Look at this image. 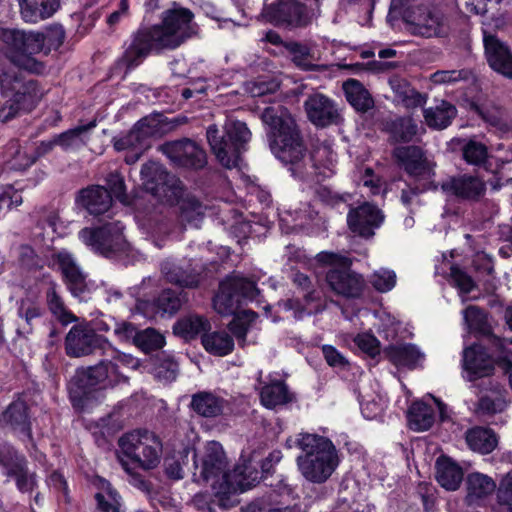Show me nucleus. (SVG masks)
<instances>
[{"instance_id": "24", "label": "nucleus", "mask_w": 512, "mask_h": 512, "mask_svg": "<svg viewBox=\"0 0 512 512\" xmlns=\"http://www.w3.org/2000/svg\"><path fill=\"white\" fill-rule=\"evenodd\" d=\"M463 503L469 508L484 507L496 490V481L481 472L468 473L464 479Z\"/></svg>"}, {"instance_id": "31", "label": "nucleus", "mask_w": 512, "mask_h": 512, "mask_svg": "<svg viewBox=\"0 0 512 512\" xmlns=\"http://www.w3.org/2000/svg\"><path fill=\"white\" fill-rule=\"evenodd\" d=\"M161 273L165 280L180 288H197L200 274L191 265L181 266L174 261L166 260L161 264Z\"/></svg>"}, {"instance_id": "8", "label": "nucleus", "mask_w": 512, "mask_h": 512, "mask_svg": "<svg viewBox=\"0 0 512 512\" xmlns=\"http://www.w3.org/2000/svg\"><path fill=\"white\" fill-rule=\"evenodd\" d=\"M194 481H212L215 488L219 483L223 485L230 482L228 459L222 445L216 441L207 442L202 449L193 450Z\"/></svg>"}, {"instance_id": "62", "label": "nucleus", "mask_w": 512, "mask_h": 512, "mask_svg": "<svg viewBox=\"0 0 512 512\" xmlns=\"http://www.w3.org/2000/svg\"><path fill=\"white\" fill-rule=\"evenodd\" d=\"M496 502L499 506L512 507V469L496 483Z\"/></svg>"}, {"instance_id": "42", "label": "nucleus", "mask_w": 512, "mask_h": 512, "mask_svg": "<svg viewBox=\"0 0 512 512\" xmlns=\"http://www.w3.org/2000/svg\"><path fill=\"white\" fill-rule=\"evenodd\" d=\"M385 357L396 366L414 367L422 354L413 344L389 345L384 350Z\"/></svg>"}, {"instance_id": "2", "label": "nucleus", "mask_w": 512, "mask_h": 512, "mask_svg": "<svg viewBox=\"0 0 512 512\" xmlns=\"http://www.w3.org/2000/svg\"><path fill=\"white\" fill-rule=\"evenodd\" d=\"M193 12L173 2L172 7L162 14V24L140 29L132 35L119 64L127 70L139 66L153 51L175 49L194 34Z\"/></svg>"}, {"instance_id": "22", "label": "nucleus", "mask_w": 512, "mask_h": 512, "mask_svg": "<svg viewBox=\"0 0 512 512\" xmlns=\"http://www.w3.org/2000/svg\"><path fill=\"white\" fill-rule=\"evenodd\" d=\"M304 107L309 121L317 127L324 128L343 122L337 104L324 94L310 95L305 100Z\"/></svg>"}, {"instance_id": "32", "label": "nucleus", "mask_w": 512, "mask_h": 512, "mask_svg": "<svg viewBox=\"0 0 512 512\" xmlns=\"http://www.w3.org/2000/svg\"><path fill=\"white\" fill-rule=\"evenodd\" d=\"M258 386L256 389L260 390L261 403L269 408L284 405L291 401L288 387L282 380H269V382L262 380V371L258 373L257 378Z\"/></svg>"}, {"instance_id": "50", "label": "nucleus", "mask_w": 512, "mask_h": 512, "mask_svg": "<svg viewBox=\"0 0 512 512\" xmlns=\"http://www.w3.org/2000/svg\"><path fill=\"white\" fill-rule=\"evenodd\" d=\"M210 328V322L199 315H189L179 320L174 326L175 332L185 339H193L199 334H207L206 332Z\"/></svg>"}, {"instance_id": "30", "label": "nucleus", "mask_w": 512, "mask_h": 512, "mask_svg": "<svg viewBox=\"0 0 512 512\" xmlns=\"http://www.w3.org/2000/svg\"><path fill=\"white\" fill-rule=\"evenodd\" d=\"M383 131L388 134V141L392 144L409 143L418 135L419 127L412 117L398 116L386 119Z\"/></svg>"}, {"instance_id": "46", "label": "nucleus", "mask_w": 512, "mask_h": 512, "mask_svg": "<svg viewBox=\"0 0 512 512\" xmlns=\"http://www.w3.org/2000/svg\"><path fill=\"white\" fill-rule=\"evenodd\" d=\"M188 301V294L182 289H164L155 299V306L163 314L173 315Z\"/></svg>"}, {"instance_id": "38", "label": "nucleus", "mask_w": 512, "mask_h": 512, "mask_svg": "<svg viewBox=\"0 0 512 512\" xmlns=\"http://www.w3.org/2000/svg\"><path fill=\"white\" fill-rule=\"evenodd\" d=\"M389 85L395 97L406 108L422 107L427 101V95L415 90L407 80L398 76L389 79Z\"/></svg>"}, {"instance_id": "34", "label": "nucleus", "mask_w": 512, "mask_h": 512, "mask_svg": "<svg viewBox=\"0 0 512 512\" xmlns=\"http://www.w3.org/2000/svg\"><path fill=\"white\" fill-rule=\"evenodd\" d=\"M93 485L98 490L94 495L96 501L94 512H120L121 496L111 483L97 476L93 481Z\"/></svg>"}, {"instance_id": "3", "label": "nucleus", "mask_w": 512, "mask_h": 512, "mask_svg": "<svg viewBox=\"0 0 512 512\" xmlns=\"http://www.w3.org/2000/svg\"><path fill=\"white\" fill-rule=\"evenodd\" d=\"M295 445L302 451L296 458L301 475L313 484L325 483L340 462L332 441L317 434L301 433L296 438Z\"/></svg>"}, {"instance_id": "49", "label": "nucleus", "mask_w": 512, "mask_h": 512, "mask_svg": "<svg viewBox=\"0 0 512 512\" xmlns=\"http://www.w3.org/2000/svg\"><path fill=\"white\" fill-rule=\"evenodd\" d=\"M201 341L207 352L217 356H225L234 348L233 338L225 331L203 334Z\"/></svg>"}, {"instance_id": "26", "label": "nucleus", "mask_w": 512, "mask_h": 512, "mask_svg": "<svg viewBox=\"0 0 512 512\" xmlns=\"http://www.w3.org/2000/svg\"><path fill=\"white\" fill-rule=\"evenodd\" d=\"M39 98L38 84L34 80L23 81L17 87L13 96L0 101V121L7 122L17 116L19 111L29 103Z\"/></svg>"}, {"instance_id": "35", "label": "nucleus", "mask_w": 512, "mask_h": 512, "mask_svg": "<svg viewBox=\"0 0 512 512\" xmlns=\"http://www.w3.org/2000/svg\"><path fill=\"white\" fill-rule=\"evenodd\" d=\"M342 89L349 104L358 112L365 113L374 107V100L364 85L356 79L346 80Z\"/></svg>"}, {"instance_id": "11", "label": "nucleus", "mask_w": 512, "mask_h": 512, "mask_svg": "<svg viewBox=\"0 0 512 512\" xmlns=\"http://www.w3.org/2000/svg\"><path fill=\"white\" fill-rule=\"evenodd\" d=\"M123 229L124 226L120 221H114L98 228H83L79 232V237L95 252L111 257L126 247Z\"/></svg>"}, {"instance_id": "7", "label": "nucleus", "mask_w": 512, "mask_h": 512, "mask_svg": "<svg viewBox=\"0 0 512 512\" xmlns=\"http://www.w3.org/2000/svg\"><path fill=\"white\" fill-rule=\"evenodd\" d=\"M118 444L123 454L144 470L158 466L162 442L158 435L147 429H136L120 437Z\"/></svg>"}, {"instance_id": "17", "label": "nucleus", "mask_w": 512, "mask_h": 512, "mask_svg": "<svg viewBox=\"0 0 512 512\" xmlns=\"http://www.w3.org/2000/svg\"><path fill=\"white\" fill-rule=\"evenodd\" d=\"M263 12L271 23L278 26L298 28L310 22L306 6L297 0H281L267 5Z\"/></svg>"}, {"instance_id": "63", "label": "nucleus", "mask_w": 512, "mask_h": 512, "mask_svg": "<svg viewBox=\"0 0 512 512\" xmlns=\"http://www.w3.org/2000/svg\"><path fill=\"white\" fill-rule=\"evenodd\" d=\"M474 77L470 69L442 70L433 74L432 78L438 84H455L459 81H468Z\"/></svg>"}, {"instance_id": "58", "label": "nucleus", "mask_w": 512, "mask_h": 512, "mask_svg": "<svg viewBox=\"0 0 512 512\" xmlns=\"http://www.w3.org/2000/svg\"><path fill=\"white\" fill-rule=\"evenodd\" d=\"M472 109L488 124L498 127L503 123V109L494 102L472 104Z\"/></svg>"}, {"instance_id": "29", "label": "nucleus", "mask_w": 512, "mask_h": 512, "mask_svg": "<svg viewBox=\"0 0 512 512\" xmlns=\"http://www.w3.org/2000/svg\"><path fill=\"white\" fill-rule=\"evenodd\" d=\"M78 202L89 214L103 215L112 206V197L104 186L91 185L79 191Z\"/></svg>"}, {"instance_id": "44", "label": "nucleus", "mask_w": 512, "mask_h": 512, "mask_svg": "<svg viewBox=\"0 0 512 512\" xmlns=\"http://www.w3.org/2000/svg\"><path fill=\"white\" fill-rule=\"evenodd\" d=\"M466 441L469 447L481 454L492 452L497 446V436L492 429L474 427L467 431Z\"/></svg>"}, {"instance_id": "55", "label": "nucleus", "mask_w": 512, "mask_h": 512, "mask_svg": "<svg viewBox=\"0 0 512 512\" xmlns=\"http://www.w3.org/2000/svg\"><path fill=\"white\" fill-rule=\"evenodd\" d=\"M46 303L50 312L63 324L68 325L77 320L76 316L70 312L58 294L55 287H50L46 292Z\"/></svg>"}, {"instance_id": "27", "label": "nucleus", "mask_w": 512, "mask_h": 512, "mask_svg": "<svg viewBox=\"0 0 512 512\" xmlns=\"http://www.w3.org/2000/svg\"><path fill=\"white\" fill-rule=\"evenodd\" d=\"M45 315V309L41 302L32 296L21 298L17 302V316L19 323L17 326V334L20 337L27 338L33 333Z\"/></svg>"}, {"instance_id": "1", "label": "nucleus", "mask_w": 512, "mask_h": 512, "mask_svg": "<svg viewBox=\"0 0 512 512\" xmlns=\"http://www.w3.org/2000/svg\"><path fill=\"white\" fill-rule=\"evenodd\" d=\"M261 119L267 127L271 152L289 167L295 178L319 182L335 173L333 153L324 147L310 154L299 126L287 108L268 106L263 110Z\"/></svg>"}, {"instance_id": "14", "label": "nucleus", "mask_w": 512, "mask_h": 512, "mask_svg": "<svg viewBox=\"0 0 512 512\" xmlns=\"http://www.w3.org/2000/svg\"><path fill=\"white\" fill-rule=\"evenodd\" d=\"M463 318L469 331L478 333L486 338L492 353L502 359L512 354V339L500 338L492 333L487 314L483 309L475 305H469L463 311Z\"/></svg>"}, {"instance_id": "9", "label": "nucleus", "mask_w": 512, "mask_h": 512, "mask_svg": "<svg viewBox=\"0 0 512 512\" xmlns=\"http://www.w3.org/2000/svg\"><path fill=\"white\" fill-rule=\"evenodd\" d=\"M258 294L254 281L238 275L229 276L220 283L213 306L223 316L234 315L244 302L254 300Z\"/></svg>"}, {"instance_id": "37", "label": "nucleus", "mask_w": 512, "mask_h": 512, "mask_svg": "<svg viewBox=\"0 0 512 512\" xmlns=\"http://www.w3.org/2000/svg\"><path fill=\"white\" fill-rule=\"evenodd\" d=\"M226 401L211 392H198L192 396L190 407L198 415L214 418L224 411Z\"/></svg>"}, {"instance_id": "15", "label": "nucleus", "mask_w": 512, "mask_h": 512, "mask_svg": "<svg viewBox=\"0 0 512 512\" xmlns=\"http://www.w3.org/2000/svg\"><path fill=\"white\" fill-rule=\"evenodd\" d=\"M393 157L407 174L418 181H434L435 164L428 160L425 152L419 146H397L393 149Z\"/></svg>"}, {"instance_id": "25", "label": "nucleus", "mask_w": 512, "mask_h": 512, "mask_svg": "<svg viewBox=\"0 0 512 512\" xmlns=\"http://www.w3.org/2000/svg\"><path fill=\"white\" fill-rule=\"evenodd\" d=\"M484 48L487 62L492 70L512 79V51L495 35L484 33Z\"/></svg>"}, {"instance_id": "51", "label": "nucleus", "mask_w": 512, "mask_h": 512, "mask_svg": "<svg viewBox=\"0 0 512 512\" xmlns=\"http://www.w3.org/2000/svg\"><path fill=\"white\" fill-rule=\"evenodd\" d=\"M3 156L11 169L25 170L33 164L32 155L22 151L18 140H10L4 147Z\"/></svg>"}, {"instance_id": "18", "label": "nucleus", "mask_w": 512, "mask_h": 512, "mask_svg": "<svg viewBox=\"0 0 512 512\" xmlns=\"http://www.w3.org/2000/svg\"><path fill=\"white\" fill-rule=\"evenodd\" d=\"M462 368L466 374L465 379L477 383L484 379H492L495 362L482 345L473 344L463 350Z\"/></svg>"}, {"instance_id": "54", "label": "nucleus", "mask_w": 512, "mask_h": 512, "mask_svg": "<svg viewBox=\"0 0 512 512\" xmlns=\"http://www.w3.org/2000/svg\"><path fill=\"white\" fill-rule=\"evenodd\" d=\"M94 387L84 368L77 369L68 385L71 400L74 404L81 403Z\"/></svg>"}, {"instance_id": "43", "label": "nucleus", "mask_w": 512, "mask_h": 512, "mask_svg": "<svg viewBox=\"0 0 512 512\" xmlns=\"http://www.w3.org/2000/svg\"><path fill=\"white\" fill-rule=\"evenodd\" d=\"M462 159L471 166L477 168L489 169L490 154L488 147L475 139L464 140L461 146Z\"/></svg>"}, {"instance_id": "60", "label": "nucleus", "mask_w": 512, "mask_h": 512, "mask_svg": "<svg viewBox=\"0 0 512 512\" xmlns=\"http://www.w3.org/2000/svg\"><path fill=\"white\" fill-rule=\"evenodd\" d=\"M369 282L376 291L386 293L395 287L396 274L393 270L380 268L370 275Z\"/></svg>"}, {"instance_id": "41", "label": "nucleus", "mask_w": 512, "mask_h": 512, "mask_svg": "<svg viewBox=\"0 0 512 512\" xmlns=\"http://www.w3.org/2000/svg\"><path fill=\"white\" fill-rule=\"evenodd\" d=\"M457 115V109L447 101H441L435 107L424 109L423 116L430 128L445 129Z\"/></svg>"}, {"instance_id": "28", "label": "nucleus", "mask_w": 512, "mask_h": 512, "mask_svg": "<svg viewBox=\"0 0 512 512\" xmlns=\"http://www.w3.org/2000/svg\"><path fill=\"white\" fill-rule=\"evenodd\" d=\"M112 142L115 150L127 151L124 160L129 165L136 163L151 147V142L145 140L135 124L126 134L114 137Z\"/></svg>"}, {"instance_id": "36", "label": "nucleus", "mask_w": 512, "mask_h": 512, "mask_svg": "<svg viewBox=\"0 0 512 512\" xmlns=\"http://www.w3.org/2000/svg\"><path fill=\"white\" fill-rule=\"evenodd\" d=\"M438 483L448 491H455L465 479L462 468L447 457H440L436 461Z\"/></svg>"}, {"instance_id": "21", "label": "nucleus", "mask_w": 512, "mask_h": 512, "mask_svg": "<svg viewBox=\"0 0 512 512\" xmlns=\"http://www.w3.org/2000/svg\"><path fill=\"white\" fill-rule=\"evenodd\" d=\"M441 190L463 201L477 202L486 193V182L478 175L460 174L440 184Z\"/></svg>"}, {"instance_id": "39", "label": "nucleus", "mask_w": 512, "mask_h": 512, "mask_svg": "<svg viewBox=\"0 0 512 512\" xmlns=\"http://www.w3.org/2000/svg\"><path fill=\"white\" fill-rule=\"evenodd\" d=\"M97 121L94 119L87 124L79 125L56 136V142L64 150H75L85 146L89 140L88 133L94 129Z\"/></svg>"}, {"instance_id": "53", "label": "nucleus", "mask_w": 512, "mask_h": 512, "mask_svg": "<svg viewBox=\"0 0 512 512\" xmlns=\"http://www.w3.org/2000/svg\"><path fill=\"white\" fill-rule=\"evenodd\" d=\"M146 141L152 138L158 139L165 136L163 128V113L153 112L142 117L135 123Z\"/></svg>"}, {"instance_id": "33", "label": "nucleus", "mask_w": 512, "mask_h": 512, "mask_svg": "<svg viewBox=\"0 0 512 512\" xmlns=\"http://www.w3.org/2000/svg\"><path fill=\"white\" fill-rule=\"evenodd\" d=\"M20 15L27 23H37L51 17L59 8V0H18Z\"/></svg>"}, {"instance_id": "45", "label": "nucleus", "mask_w": 512, "mask_h": 512, "mask_svg": "<svg viewBox=\"0 0 512 512\" xmlns=\"http://www.w3.org/2000/svg\"><path fill=\"white\" fill-rule=\"evenodd\" d=\"M435 422V411L423 402H414L408 410L409 427L414 431H426Z\"/></svg>"}, {"instance_id": "6", "label": "nucleus", "mask_w": 512, "mask_h": 512, "mask_svg": "<svg viewBox=\"0 0 512 512\" xmlns=\"http://www.w3.org/2000/svg\"><path fill=\"white\" fill-rule=\"evenodd\" d=\"M316 259L332 267L326 272L325 280L329 288L337 295L347 299L361 297L366 287L364 277L351 269V260L333 252L323 251Z\"/></svg>"}, {"instance_id": "56", "label": "nucleus", "mask_w": 512, "mask_h": 512, "mask_svg": "<svg viewBox=\"0 0 512 512\" xmlns=\"http://www.w3.org/2000/svg\"><path fill=\"white\" fill-rule=\"evenodd\" d=\"M164 344V336L153 328L139 330L134 342V345L145 353L158 350L162 348Z\"/></svg>"}, {"instance_id": "20", "label": "nucleus", "mask_w": 512, "mask_h": 512, "mask_svg": "<svg viewBox=\"0 0 512 512\" xmlns=\"http://www.w3.org/2000/svg\"><path fill=\"white\" fill-rule=\"evenodd\" d=\"M106 340L87 325H74L65 337V352L69 357L79 358L93 354Z\"/></svg>"}, {"instance_id": "52", "label": "nucleus", "mask_w": 512, "mask_h": 512, "mask_svg": "<svg viewBox=\"0 0 512 512\" xmlns=\"http://www.w3.org/2000/svg\"><path fill=\"white\" fill-rule=\"evenodd\" d=\"M283 46L292 55V61L297 67L305 71L319 70V65L313 63L314 57L307 45L296 41H288Z\"/></svg>"}, {"instance_id": "23", "label": "nucleus", "mask_w": 512, "mask_h": 512, "mask_svg": "<svg viewBox=\"0 0 512 512\" xmlns=\"http://www.w3.org/2000/svg\"><path fill=\"white\" fill-rule=\"evenodd\" d=\"M384 221L382 211L375 205L364 203L357 208L351 209L347 216V223L350 230L360 237L369 239L375 234Z\"/></svg>"}, {"instance_id": "5", "label": "nucleus", "mask_w": 512, "mask_h": 512, "mask_svg": "<svg viewBox=\"0 0 512 512\" xmlns=\"http://www.w3.org/2000/svg\"><path fill=\"white\" fill-rule=\"evenodd\" d=\"M0 41L6 58L16 67L32 73H39L43 69V64L34 58L40 53L38 31L2 28Z\"/></svg>"}, {"instance_id": "10", "label": "nucleus", "mask_w": 512, "mask_h": 512, "mask_svg": "<svg viewBox=\"0 0 512 512\" xmlns=\"http://www.w3.org/2000/svg\"><path fill=\"white\" fill-rule=\"evenodd\" d=\"M402 18L407 30L415 36L431 38L448 34V18L436 6H409L404 10Z\"/></svg>"}, {"instance_id": "19", "label": "nucleus", "mask_w": 512, "mask_h": 512, "mask_svg": "<svg viewBox=\"0 0 512 512\" xmlns=\"http://www.w3.org/2000/svg\"><path fill=\"white\" fill-rule=\"evenodd\" d=\"M54 264L61 271L63 281L74 297L83 298L90 291L87 274L77 264L75 258L66 250L52 255Z\"/></svg>"}, {"instance_id": "57", "label": "nucleus", "mask_w": 512, "mask_h": 512, "mask_svg": "<svg viewBox=\"0 0 512 512\" xmlns=\"http://www.w3.org/2000/svg\"><path fill=\"white\" fill-rule=\"evenodd\" d=\"M40 36V52L45 53L58 49L64 42L65 31L60 24L49 26L44 32H38Z\"/></svg>"}, {"instance_id": "61", "label": "nucleus", "mask_w": 512, "mask_h": 512, "mask_svg": "<svg viewBox=\"0 0 512 512\" xmlns=\"http://www.w3.org/2000/svg\"><path fill=\"white\" fill-rule=\"evenodd\" d=\"M234 475L237 478L236 482L242 491L251 488L262 477V474L251 465L245 463L242 466H237L234 470Z\"/></svg>"}, {"instance_id": "13", "label": "nucleus", "mask_w": 512, "mask_h": 512, "mask_svg": "<svg viewBox=\"0 0 512 512\" xmlns=\"http://www.w3.org/2000/svg\"><path fill=\"white\" fill-rule=\"evenodd\" d=\"M159 150L178 167L200 170L207 165L206 151L190 138L167 141Z\"/></svg>"}, {"instance_id": "4", "label": "nucleus", "mask_w": 512, "mask_h": 512, "mask_svg": "<svg viewBox=\"0 0 512 512\" xmlns=\"http://www.w3.org/2000/svg\"><path fill=\"white\" fill-rule=\"evenodd\" d=\"M207 141L217 160L226 168L236 167L240 154L251 138L246 123L228 119L223 130L212 124L206 130Z\"/></svg>"}, {"instance_id": "59", "label": "nucleus", "mask_w": 512, "mask_h": 512, "mask_svg": "<svg viewBox=\"0 0 512 512\" xmlns=\"http://www.w3.org/2000/svg\"><path fill=\"white\" fill-rule=\"evenodd\" d=\"M501 1L502 0H468L466 6L471 13L488 16L491 19H498L502 16L499 7Z\"/></svg>"}, {"instance_id": "16", "label": "nucleus", "mask_w": 512, "mask_h": 512, "mask_svg": "<svg viewBox=\"0 0 512 512\" xmlns=\"http://www.w3.org/2000/svg\"><path fill=\"white\" fill-rule=\"evenodd\" d=\"M477 389L478 401L475 412L480 416H493L502 413L508 403L505 387L496 379H484L474 384Z\"/></svg>"}, {"instance_id": "48", "label": "nucleus", "mask_w": 512, "mask_h": 512, "mask_svg": "<svg viewBox=\"0 0 512 512\" xmlns=\"http://www.w3.org/2000/svg\"><path fill=\"white\" fill-rule=\"evenodd\" d=\"M180 221L186 225L199 227L202 222L206 207L195 196L187 195L179 203Z\"/></svg>"}, {"instance_id": "64", "label": "nucleus", "mask_w": 512, "mask_h": 512, "mask_svg": "<svg viewBox=\"0 0 512 512\" xmlns=\"http://www.w3.org/2000/svg\"><path fill=\"white\" fill-rule=\"evenodd\" d=\"M118 366L111 361H101L95 366L84 368L92 384L96 387L108 378L109 373H116Z\"/></svg>"}, {"instance_id": "12", "label": "nucleus", "mask_w": 512, "mask_h": 512, "mask_svg": "<svg viewBox=\"0 0 512 512\" xmlns=\"http://www.w3.org/2000/svg\"><path fill=\"white\" fill-rule=\"evenodd\" d=\"M0 428L11 433L26 446L36 447L32 432L30 409L27 403L17 398L0 413Z\"/></svg>"}, {"instance_id": "47", "label": "nucleus", "mask_w": 512, "mask_h": 512, "mask_svg": "<svg viewBox=\"0 0 512 512\" xmlns=\"http://www.w3.org/2000/svg\"><path fill=\"white\" fill-rule=\"evenodd\" d=\"M27 464L26 457L12 444L8 442L0 444V467L8 477L22 471Z\"/></svg>"}, {"instance_id": "40", "label": "nucleus", "mask_w": 512, "mask_h": 512, "mask_svg": "<svg viewBox=\"0 0 512 512\" xmlns=\"http://www.w3.org/2000/svg\"><path fill=\"white\" fill-rule=\"evenodd\" d=\"M141 180L145 189L154 195L160 193L161 188L168 183L169 174L158 162L149 161L142 165Z\"/></svg>"}]
</instances>
